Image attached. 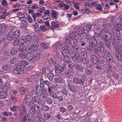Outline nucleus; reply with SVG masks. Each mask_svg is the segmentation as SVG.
I'll use <instances>...</instances> for the list:
<instances>
[{"instance_id": "1", "label": "nucleus", "mask_w": 122, "mask_h": 122, "mask_svg": "<svg viewBox=\"0 0 122 122\" xmlns=\"http://www.w3.org/2000/svg\"><path fill=\"white\" fill-rule=\"evenodd\" d=\"M20 35V31L19 30H16L13 32L10 31L7 33L6 37L7 38L8 40H12L17 39Z\"/></svg>"}, {"instance_id": "2", "label": "nucleus", "mask_w": 122, "mask_h": 122, "mask_svg": "<svg viewBox=\"0 0 122 122\" xmlns=\"http://www.w3.org/2000/svg\"><path fill=\"white\" fill-rule=\"evenodd\" d=\"M13 68L14 70L13 72L14 74L16 75L21 73L24 70L23 67H22V66H20L18 64L14 65Z\"/></svg>"}, {"instance_id": "3", "label": "nucleus", "mask_w": 122, "mask_h": 122, "mask_svg": "<svg viewBox=\"0 0 122 122\" xmlns=\"http://www.w3.org/2000/svg\"><path fill=\"white\" fill-rule=\"evenodd\" d=\"M89 45L88 48L90 50L92 48V47H94L97 46V41L95 37H91L89 39Z\"/></svg>"}, {"instance_id": "4", "label": "nucleus", "mask_w": 122, "mask_h": 122, "mask_svg": "<svg viewBox=\"0 0 122 122\" xmlns=\"http://www.w3.org/2000/svg\"><path fill=\"white\" fill-rule=\"evenodd\" d=\"M104 55L105 58L108 62H110L112 60V57L110 53L108 51L105 50Z\"/></svg>"}, {"instance_id": "5", "label": "nucleus", "mask_w": 122, "mask_h": 122, "mask_svg": "<svg viewBox=\"0 0 122 122\" xmlns=\"http://www.w3.org/2000/svg\"><path fill=\"white\" fill-rule=\"evenodd\" d=\"M72 59L73 61L76 62L80 63L83 61H84L83 59L80 56H73L72 57Z\"/></svg>"}, {"instance_id": "6", "label": "nucleus", "mask_w": 122, "mask_h": 122, "mask_svg": "<svg viewBox=\"0 0 122 122\" xmlns=\"http://www.w3.org/2000/svg\"><path fill=\"white\" fill-rule=\"evenodd\" d=\"M74 73V70L73 68H69L65 72V75L68 78L72 76Z\"/></svg>"}, {"instance_id": "7", "label": "nucleus", "mask_w": 122, "mask_h": 122, "mask_svg": "<svg viewBox=\"0 0 122 122\" xmlns=\"http://www.w3.org/2000/svg\"><path fill=\"white\" fill-rule=\"evenodd\" d=\"M80 56L84 59V64H87L89 62V60L87 59V54L85 51H82L81 52Z\"/></svg>"}, {"instance_id": "8", "label": "nucleus", "mask_w": 122, "mask_h": 122, "mask_svg": "<svg viewBox=\"0 0 122 122\" xmlns=\"http://www.w3.org/2000/svg\"><path fill=\"white\" fill-rule=\"evenodd\" d=\"M73 82L76 84H80L82 85L84 84V80L81 78L76 77H74L73 79Z\"/></svg>"}, {"instance_id": "9", "label": "nucleus", "mask_w": 122, "mask_h": 122, "mask_svg": "<svg viewBox=\"0 0 122 122\" xmlns=\"http://www.w3.org/2000/svg\"><path fill=\"white\" fill-rule=\"evenodd\" d=\"M43 92L42 93L40 97L42 99H45L47 98L48 93L47 90L45 88L43 89Z\"/></svg>"}, {"instance_id": "10", "label": "nucleus", "mask_w": 122, "mask_h": 122, "mask_svg": "<svg viewBox=\"0 0 122 122\" xmlns=\"http://www.w3.org/2000/svg\"><path fill=\"white\" fill-rule=\"evenodd\" d=\"M75 39H73L71 38H68L66 41H67L68 43L71 44V45L74 46L76 45L77 43L74 40Z\"/></svg>"}, {"instance_id": "11", "label": "nucleus", "mask_w": 122, "mask_h": 122, "mask_svg": "<svg viewBox=\"0 0 122 122\" xmlns=\"http://www.w3.org/2000/svg\"><path fill=\"white\" fill-rule=\"evenodd\" d=\"M56 83H61L64 82V80L61 77L58 76L55 77L54 79Z\"/></svg>"}, {"instance_id": "12", "label": "nucleus", "mask_w": 122, "mask_h": 122, "mask_svg": "<svg viewBox=\"0 0 122 122\" xmlns=\"http://www.w3.org/2000/svg\"><path fill=\"white\" fill-rule=\"evenodd\" d=\"M59 25L58 23L56 22L52 21L51 22V26L50 28L52 30L54 28H56L58 27Z\"/></svg>"}, {"instance_id": "13", "label": "nucleus", "mask_w": 122, "mask_h": 122, "mask_svg": "<svg viewBox=\"0 0 122 122\" xmlns=\"http://www.w3.org/2000/svg\"><path fill=\"white\" fill-rule=\"evenodd\" d=\"M30 109V114L32 116H33V117H36L35 115L36 114V109H34L33 107H32L30 106H29Z\"/></svg>"}, {"instance_id": "14", "label": "nucleus", "mask_w": 122, "mask_h": 122, "mask_svg": "<svg viewBox=\"0 0 122 122\" xmlns=\"http://www.w3.org/2000/svg\"><path fill=\"white\" fill-rule=\"evenodd\" d=\"M102 35H104V34H108L109 35L111 36V32L110 30H108V28L107 27H104L102 31Z\"/></svg>"}, {"instance_id": "15", "label": "nucleus", "mask_w": 122, "mask_h": 122, "mask_svg": "<svg viewBox=\"0 0 122 122\" xmlns=\"http://www.w3.org/2000/svg\"><path fill=\"white\" fill-rule=\"evenodd\" d=\"M47 77L50 81L53 80L54 77V74L52 71H50L48 74Z\"/></svg>"}, {"instance_id": "16", "label": "nucleus", "mask_w": 122, "mask_h": 122, "mask_svg": "<svg viewBox=\"0 0 122 122\" xmlns=\"http://www.w3.org/2000/svg\"><path fill=\"white\" fill-rule=\"evenodd\" d=\"M34 54L29 53L26 54V58L29 61H31L32 62Z\"/></svg>"}, {"instance_id": "17", "label": "nucleus", "mask_w": 122, "mask_h": 122, "mask_svg": "<svg viewBox=\"0 0 122 122\" xmlns=\"http://www.w3.org/2000/svg\"><path fill=\"white\" fill-rule=\"evenodd\" d=\"M102 42H100V46H97L98 52H99L101 54H102L103 53H104V48L102 45H101V44L102 43Z\"/></svg>"}, {"instance_id": "18", "label": "nucleus", "mask_w": 122, "mask_h": 122, "mask_svg": "<svg viewBox=\"0 0 122 122\" xmlns=\"http://www.w3.org/2000/svg\"><path fill=\"white\" fill-rule=\"evenodd\" d=\"M101 37L102 39L106 41L107 40H109L111 39V35L110 36L107 34L102 35Z\"/></svg>"}, {"instance_id": "19", "label": "nucleus", "mask_w": 122, "mask_h": 122, "mask_svg": "<svg viewBox=\"0 0 122 122\" xmlns=\"http://www.w3.org/2000/svg\"><path fill=\"white\" fill-rule=\"evenodd\" d=\"M68 90L66 88L63 87L61 91V93L63 96L66 97L68 94Z\"/></svg>"}, {"instance_id": "20", "label": "nucleus", "mask_w": 122, "mask_h": 122, "mask_svg": "<svg viewBox=\"0 0 122 122\" xmlns=\"http://www.w3.org/2000/svg\"><path fill=\"white\" fill-rule=\"evenodd\" d=\"M75 68L81 72H83V67L82 66L77 64H75Z\"/></svg>"}, {"instance_id": "21", "label": "nucleus", "mask_w": 122, "mask_h": 122, "mask_svg": "<svg viewBox=\"0 0 122 122\" xmlns=\"http://www.w3.org/2000/svg\"><path fill=\"white\" fill-rule=\"evenodd\" d=\"M55 67L56 70L60 72L63 71L64 69L61 66L58 65L57 64L55 65Z\"/></svg>"}, {"instance_id": "22", "label": "nucleus", "mask_w": 122, "mask_h": 122, "mask_svg": "<svg viewBox=\"0 0 122 122\" xmlns=\"http://www.w3.org/2000/svg\"><path fill=\"white\" fill-rule=\"evenodd\" d=\"M38 49V46L37 45L34 44L31 46L28 49L31 51L35 52Z\"/></svg>"}, {"instance_id": "23", "label": "nucleus", "mask_w": 122, "mask_h": 122, "mask_svg": "<svg viewBox=\"0 0 122 122\" xmlns=\"http://www.w3.org/2000/svg\"><path fill=\"white\" fill-rule=\"evenodd\" d=\"M30 106H31L32 107L34 108L35 109H37V111H40V108L39 106L36 104H35L34 103H32L30 104Z\"/></svg>"}, {"instance_id": "24", "label": "nucleus", "mask_w": 122, "mask_h": 122, "mask_svg": "<svg viewBox=\"0 0 122 122\" xmlns=\"http://www.w3.org/2000/svg\"><path fill=\"white\" fill-rule=\"evenodd\" d=\"M7 95V93L5 91L0 92V99H3L5 98Z\"/></svg>"}, {"instance_id": "25", "label": "nucleus", "mask_w": 122, "mask_h": 122, "mask_svg": "<svg viewBox=\"0 0 122 122\" xmlns=\"http://www.w3.org/2000/svg\"><path fill=\"white\" fill-rule=\"evenodd\" d=\"M40 57V55L39 54H34L33 58V59L32 60V62H35L39 60Z\"/></svg>"}, {"instance_id": "26", "label": "nucleus", "mask_w": 122, "mask_h": 122, "mask_svg": "<svg viewBox=\"0 0 122 122\" xmlns=\"http://www.w3.org/2000/svg\"><path fill=\"white\" fill-rule=\"evenodd\" d=\"M116 56L119 60L121 61L122 60V51H120V53L117 52L116 54Z\"/></svg>"}, {"instance_id": "27", "label": "nucleus", "mask_w": 122, "mask_h": 122, "mask_svg": "<svg viewBox=\"0 0 122 122\" xmlns=\"http://www.w3.org/2000/svg\"><path fill=\"white\" fill-rule=\"evenodd\" d=\"M30 95V91H28L25 95V99L31 101V100H32Z\"/></svg>"}, {"instance_id": "28", "label": "nucleus", "mask_w": 122, "mask_h": 122, "mask_svg": "<svg viewBox=\"0 0 122 122\" xmlns=\"http://www.w3.org/2000/svg\"><path fill=\"white\" fill-rule=\"evenodd\" d=\"M79 50V49L78 48H75L74 47L73 48L72 53L74 55L73 56H79V54L78 51Z\"/></svg>"}, {"instance_id": "29", "label": "nucleus", "mask_w": 122, "mask_h": 122, "mask_svg": "<svg viewBox=\"0 0 122 122\" xmlns=\"http://www.w3.org/2000/svg\"><path fill=\"white\" fill-rule=\"evenodd\" d=\"M68 88L70 91L72 92H74L76 91L77 86L73 85H71L70 87L69 86H68Z\"/></svg>"}, {"instance_id": "30", "label": "nucleus", "mask_w": 122, "mask_h": 122, "mask_svg": "<svg viewBox=\"0 0 122 122\" xmlns=\"http://www.w3.org/2000/svg\"><path fill=\"white\" fill-rule=\"evenodd\" d=\"M97 46V47H92V48L91 50H90L88 48V50L90 51H92L95 54H99V52H98Z\"/></svg>"}, {"instance_id": "31", "label": "nucleus", "mask_w": 122, "mask_h": 122, "mask_svg": "<svg viewBox=\"0 0 122 122\" xmlns=\"http://www.w3.org/2000/svg\"><path fill=\"white\" fill-rule=\"evenodd\" d=\"M10 15L9 12H4L3 14L0 15V19H4L6 18V16L8 15L9 16Z\"/></svg>"}, {"instance_id": "32", "label": "nucleus", "mask_w": 122, "mask_h": 122, "mask_svg": "<svg viewBox=\"0 0 122 122\" xmlns=\"http://www.w3.org/2000/svg\"><path fill=\"white\" fill-rule=\"evenodd\" d=\"M24 38L26 41V42L29 43L31 41V37L29 35L26 36Z\"/></svg>"}, {"instance_id": "33", "label": "nucleus", "mask_w": 122, "mask_h": 122, "mask_svg": "<svg viewBox=\"0 0 122 122\" xmlns=\"http://www.w3.org/2000/svg\"><path fill=\"white\" fill-rule=\"evenodd\" d=\"M26 109L25 107H23L21 108L20 111V115L23 116L25 114L26 112Z\"/></svg>"}, {"instance_id": "34", "label": "nucleus", "mask_w": 122, "mask_h": 122, "mask_svg": "<svg viewBox=\"0 0 122 122\" xmlns=\"http://www.w3.org/2000/svg\"><path fill=\"white\" fill-rule=\"evenodd\" d=\"M42 15L41 14L38 13H33L32 15V16L34 19L35 21L36 20V17H39Z\"/></svg>"}, {"instance_id": "35", "label": "nucleus", "mask_w": 122, "mask_h": 122, "mask_svg": "<svg viewBox=\"0 0 122 122\" xmlns=\"http://www.w3.org/2000/svg\"><path fill=\"white\" fill-rule=\"evenodd\" d=\"M91 1H87L85 2V7L86 8H90L91 7Z\"/></svg>"}, {"instance_id": "36", "label": "nucleus", "mask_w": 122, "mask_h": 122, "mask_svg": "<svg viewBox=\"0 0 122 122\" xmlns=\"http://www.w3.org/2000/svg\"><path fill=\"white\" fill-rule=\"evenodd\" d=\"M69 52L68 51L64 49L61 51V53L63 56H66L69 53Z\"/></svg>"}, {"instance_id": "37", "label": "nucleus", "mask_w": 122, "mask_h": 122, "mask_svg": "<svg viewBox=\"0 0 122 122\" xmlns=\"http://www.w3.org/2000/svg\"><path fill=\"white\" fill-rule=\"evenodd\" d=\"M26 53L23 52L20 53L19 55V57L22 59H25L26 58Z\"/></svg>"}, {"instance_id": "38", "label": "nucleus", "mask_w": 122, "mask_h": 122, "mask_svg": "<svg viewBox=\"0 0 122 122\" xmlns=\"http://www.w3.org/2000/svg\"><path fill=\"white\" fill-rule=\"evenodd\" d=\"M117 40L118 42H119V45L120 46H122V38L121 36L119 35L117 37Z\"/></svg>"}, {"instance_id": "39", "label": "nucleus", "mask_w": 122, "mask_h": 122, "mask_svg": "<svg viewBox=\"0 0 122 122\" xmlns=\"http://www.w3.org/2000/svg\"><path fill=\"white\" fill-rule=\"evenodd\" d=\"M27 48L25 46H20L18 48V50L20 51H24L25 50L27 52H28L29 51H27Z\"/></svg>"}, {"instance_id": "40", "label": "nucleus", "mask_w": 122, "mask_h": 122, "mask_svg": "<svg viewBox=\"0 0 122 122\" xmlns=\"http://www.w3.org/2000/svg\"><path fill=\"white\" fill-rule=\"evenodd\" d=\"M18 58L17 57L12 58L10 60V62L12 64H15L18 62Z\"/></svg>"}, {"instance_id": "41", "label": "nucleus", "mask_w": 122, "mask_h": 122, "mask_svg": "<svg viewBox=\"0 0 122 122\" xmlns=\"http://www.w3.org/2000/svg\"><path fill=\"white\" fill-rule=\"evenodd\" d=\"M37 103H38L39 106H42L45 104V101L44 100H42L41 98Z\"/></svg>"}, {"instance_id": "42", "label": "nucleus", "mask_w": 122, "mask_h": 122, "mask_svg": "<svg viewBox=\"0 0 122 122\" xmlns=\"http://www.w3.org/2000/svg\"><path fill=\"white\" fill-rule=\"evenodd\" d=\"M115 29L114 30H119L122 29L121 25L119 24H117L114 26Z\"/></svg>"}, {"instance_id": "43", "label": "nucleus", "mask_w": 122, "mask_h": 122, "mask_svg": "<svg viewBox=\"0 0 122 122\" xmlns=\"http://www.w3.org/2000/svg\"><path fill=\"white\" fill-rule=\"evenodd\" d=\"M91 57L94 63H95L98 62V60L97 57L96 55L92 54L91 55Z\"/></svg>"}, {"instance_id": "44", "label": "nucleus", "mask_w": 122, "mask_h": 122, "mask_svg": "<svg viewBox=\"0 0 122 122\" xmlns=\"http://www.w3.org/2000/svg\"><path fill=\"white\" fill-rule=\"evenodd\" d=\"M10 66L8 65H3L2 67L4 71H7L10 70Z\"/></svg>"}, {"instance_id": "45", "label": "nucleus", "mask_w": 122, "mask_h": 122, "mask_svg": "<svg viewBox=\"0 0 122 122\" xmlns=\"http://www.w3.org/2000/svg\"><path fill=\"white\" fill-rule=\"evenodd\" d=\"M41 98L38 96H35L33 98H32V100L34 102L37 103Z\"/></svg>"}, {"instance_id": "46", "label": "nucleus", "mask_w": 122, "mask_h": 122, "mask_svg": "<svg viewBox=\"0 0 122 122\" xmlns=\"http://www.w3.org/2000/svg\"><path fill=\"white\" fill-rule=\"evenodd\" d=\"M112 32L114 36L118 37L119 35V31L117 30H112Z\"/></svg>"}, {"instance_id": "47", "label": "nucleus", "mask_w": 122, "mask_h": 122, "mask_svg": "<svg viewBox=\"0 0 122 122\" xmlns=\"http://www.w3.org/2000/svg\"><path fill=\"white\" fill-rule=\"evenodd\" d=\"M63 58V61L66 63L68 62L70 60V57L67 56H64Z\"/></svg>"}, {"instance_id": "48", "label": "nucleus", "mask_w": 122, "mask_h": 122, "mask_svg": "<svg viewBox=\"0 0 122 122\" xmlns=\"http://www.w3.org/2000/svg\"><path fill=\"white\" fill-rule=\"evenodd\" d=\"M52 13L51 16L54 18L56 19L57 18V15L56 12L55 11V10H52L51 11Z\"/></svg>"}, {"instance_id": "49", "label": "nucleus", "mask_w": 122, "mask_h": 122, "mask_svg": "<svg viewBox=\"0 0 122 122\" xmlns=\"http://www.w3.org/2000/svg\"><path fill=\"white\" fill-rule=\"evenodd\" d=\"M50 96L52 98L54 99H56L57 97V95L56 94V93L52 91L51 93H49Z\"/></svg>"}, {"instance_id": "50", "label": "nucleus", "mask_w": 122, "mask_h": 122, "mask_svg": "<svg viewBox=\"0 0 122 122\" xmlns=\"http://www.w3.org/2000/svg\"><path fill=\"white\" fill-rule=\"evenodd\" d=\"M19 42L20 45H22L25 43L26 42V41L24 39V37L23 38H20L19 39Z\"/></svg>"}, {"instance_id": "51", "label": "nucleus", "mask_w": 122, "mask_h": 122, "mask_svg": "<svg viewBox=\"0 0 122 122\" xmlns=\"http://www.w3.org/2000/svg\"><path fill=\"white\" fill-rule=\"evenodd\" d=\"M32 41V42L34 43L37 44L39 41V38L37 36L35 37H33V39Z\"/></svg>"}, {"instance_id": "52", "label": "nucleus", "mask_w": 122, "mask_h": 122, "mask_svg": "<svg viewBox=\"0 0 122 122\" xmlns=\"http://www.w3.org/2000/svg\"><path fill=\"white\" fill-rule=\"evenodd\" d=\"M82 39L81 36L80 35H77L76 36L75 39L77 41H80L82 40Z\"/></svg>"}, {"instance_id": "53", "label": "nucleus", "mask_w": 122, "mask_h": 122, "mask_svg": "<svg viewBox=\"0 0 122 122\" xmlns=\"http://www.w3.org/2000/svg\"><path fill=\"white\" fill-rule=\"evenodd\" d=\"M10 53L11 55H15L17 53L16 49L15 48H13L11 50Z\"/></svg>"}, {"instance_id": "54", "label": "nucleus", "mask_w": 122, "mask_h": 122, "mask_svg": "<svg viewBox=\"0 0 122 122\" xmlns=\"http://www.w3.org/2000/svg\"><path fill=\"white\" fill-rule=\"evenodd\" d=\"M2 76L3 78L7 80H8V79L9 77L8 73L7 72H6L5 73L3 74Z\"/></svg>"}, {"instance_id": "55", "label": "nucleus", "mask_w": 122, "mask_h": 122, "mask_svg": "<svg viewBox=\"0 0 122 122\" xmlns=\"http://www.w3.org/2000/svg\"><path fill=\"white\" fill-rule=\"evenodd\" d=\"M97 32H94L95 35L94 36H95L96 34H97V36H101L102 34V32H101L100 30H97Z\"/></svg>"}, {"instance_id": "56", "label": "nucleus", "mask_w": 122, "mask_h": 122, "mask_svg": "<svg viewBox=\"0 0 122 122\" xmlns=\"http://www.w3.org/2000/svg\"><path fill=\"white\" fill-rule=\"evenodd\" d=\"M45 102L46 103L49 105L51 104L52 103L51 99L49 97L47 98Z\"/></svg>"}, {"instance_id": "57", "label": "nucleus", "mask_w": 122, "mask_h": 122, "mask_svg": "<svg viewBox=\"0 0 122 122\" xmlns=\"http://www.w3.org/2000/svg\"><path fill=\"white\" fill-rule=\"evenodd\" d=\"M64 48L65 50L67 51L70 50L71 49V46L69 45H65L64 46Z\"/></svg>"}, {"instance_id": "58", "label": "nucleus", "mask_w": 122, "mask_h": 122, "mask_svg": "<svg viewBox=\"0 0 122 122\" xmlns=\"http://www.w3.org/2000/svg\"><path fill=\"white\" fill-rule=\"evenodd\" d=\"M2 5L5 7H7L8 5V3L5 0H3L1 2Z\"/></svg>"}, {"instance_id": "59", "label": "nucleus", "mask_w": 122, "mask_h": 122, "mask_svg": "<svg viewBox=\"0 0 122 122\" xmlns=\"http://www.w3.org/2000/svg\"><path fill=\"white\" fill-rule=\"evenodd\" d=\"M15 40L13 42V44L15 46L20 45V44L19 42V39L18 40H17L16 39H14Z\"/></svg>"}, {"instance_id": "60", "label": "nucleus", "mask_w": 122, "mask_h": 122, "mask_svg": "<svg viewBox=\"0 0 122 122\" xmlns=\"http://www.w3.org/2000/svg\"><path fill=\"white\" fill-rule=\"evenodd\" d=\"M85 73L87 75H90L91 73V70L87 68L85 69Z\"/></svg>"}, {"instance_id": "61", "label": "nucleus", "mask_w": 122, "mask_h": 122, "mask_svg": "<svg viewBox=\"0 0 122 122\" xmlns=\"http://www.w3.org/2000/svg\"><path fill=\"white\" fill-rule=\"evenodd\" d=\"M40 85L42 87H44V81L43 79H41L40 80Z\"/></svg>"}, {"instance_id": "62", "label": "nucleus", "mask_w": 122, "mask_h": 122, "mask_svg": "<svg viewBox=\"0 0 122 122\" xmlns=\"http://www.w3.org/2000/svg\"><path fill=\"white\" fill-rule=\"evenodd\" d=\"M41 45L44 48L46 49L48 48V45L45 42H42L41 44Z\"/></svg>"}, {"instance_id": "63", "label": "nucleus", "mask_w": 122, "mask_h": 122, "mask_svg": "<svg viewBox=\"0 0 122 122\" xmlns=\"http://www.w3.org/2000/svg\"><path fill=\"white\" fill-rule=\"evenodd\" d=\"M101 5L98 3L97 4L96 6V7L97 10H98L100 11H101L102 10V8L101 7Z\"/></svg>"}, {"instance_id": "64", "label": "nucleus", "mask_w": 122, "mask_h": 122, "mask_svg": "<svg viewBox=\"0 0 122 122\" xmlns=\"http://www.w3.org/2000/svg\"><path fill=\"white\" fill-rule=\"evenodd\" d=\"M59 111L61 112L64 113L66 111V110L64 107H60L59 109Z\"/></svg>"}]
</instances>
